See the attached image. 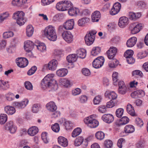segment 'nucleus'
Wrapping results in <instances>:
<instances>
[{
  "instance_id": "nucleus-1",
  "label": "nucleus",
  "mask_w": 148,
  "mask_h": 148,
  "mask_svg": "<svg viewBox=\"0 0 148 148\" xmlns=\"http://www.w3.org/2000/svg\"><path fill=\"white\" fill-rule=\"evenodd\" d=\"M54 74L50 73L47 75V89H50L49 91L57 90L58 87V85L56 81L54 79Z\"/></svg>"
},
{
  "instance_id": "nucleus-2",
  "label": "nucleus",
  "mask_w": 148,
  "mask_h": 148,
  "mask_svg": "<svg viewBox=\"0 0 148 148\" xmlns=\"http://www.w3.org/2000/svg\"><path fill=\"white\" fill-rule=\"evenodd\" d=\"M24 15L25 14L22 11H18L14 13L13 18L16 20V23L18 25L21 26L24 25L26 21L24 17Z\"/></svg>"
},
{
  "instance_id": "nucleus-3",
  "label": "nucleus",
  "mask_w": 148,
  "mask_h": 148,
  "mask_svg": "<svg viewBox=\"0 0 148 148\" xmlns=\"http://www.w3.org/2000/svg\"><path fill=\"white\" fill-rule=\"evenodd\" d=\"M143 24L137 22L130 24L129 25V29L132 34H135L139 32L142 29Z\"/></svg>"
},
{
  "instance_id": "nucleus-4",
  "label": "nucleus",
  "mask_w": 148,
  "mask_h": 148,
  "mask_svg": "<svg viewBox=\"0 0 148 148\" xmlns=\"http://www.w3.org/2000/svg\"><path fill=\"white\" fill-rule=\"evenodd\" d=\"M47 30V37L51 41H55L57 39V36L54 27L51 25L48 26Z\"/></svg>"
},
{
  "instance_id": "nucleus-5",
  "label": "nucleus",
  "mask_w": 148,
  "mask_h": 148,
  "mask_svg": "<svg viewBox=\"0 0 148 148\" xmlns=\"http://www.w3.org/2000/svg\"><path fill=\"white\" fill-rule=\"evenodd\" d=\"M84 123L91 128H95L99 125L98 121L93 118L92 116L86 118L84 120Z\"/></svg>"
},
{
  "instance_id": "nucleus-6",
  "label": "nucleus",
  "mask_w": 148,
  "mask_h": 148,
  "mask_svg": "<svg viewBox=\"0 0 148 148\" xmlns=\"http://www.w3.org/2000/svg\"><path fill=\"white\" fill-rule=\"evenodd\" d=\"M97 32L95 30H92L86 34L85 36V40L86 44L88 45L92 44L95 39V35Z\"/></svg>"
},
{
  "instance_id": "nucleus-7",
  "label": "nucleus",
  "mask_w": 148,
  "mask_h": 148,
  "mask_svg": "<svg viewBox=\"0 0 148 148\" xmlns=\"http://www.w3.org/2000/svg\"><path fill=\"white\" fill-rule=\"evenodd\" d=\"M104 58L102 56H100L96 58L93 62L92 65L96 69L101 67L103 64L104 62Z\"/></svg>"
},
{
  "instance_id": "nucleus-8",
  "label": "nucleus",
  "mask_w": 148,
  "mask_h": 148,
  "mask_svg": "<svg viewBox=\"0 0 148 148\" xmlns=\"http://www.w3.org/2000/svg\"><path fill=\"white\" fill-rule=\"evenodd\" d=\"M17 65L21 68H24L28 64V61L25 58L19 57L17 58L16 60Z\"/></svg>"
},
{
  "instance_id": "nucleus-9",
  "label": "nucleus",
  "mask_w": 148,
  "mask_h": 148,
  "mask_svg": "<svg viewBox=\"0 0 148 148\" xmlns=\"http://www.w3.org/2000/svg\"><path fill=\"white\" fill-rule=\"evenodd\" d=\"M129 21L128 18L127 17L121 16L119 19L118 24L120 28H124L128 25Z\"/></svg>"
},
{
  "instance_id": "nucleus-10",
  "label": "nucleus",
  "mask_w": 148,
  "mask_h": 148,
  "mask_svg": "<svg viewBox=\"0 0 148 148\" xmlns=\"http://www.w3.org/2000/svg\"><path fill=\"white\" fill-rule=\"evenodd\" d=\"M63 39L67 42L70 43L73 40V36L70 32L64 31L62 34Z\"/></svg>"
},
{
  "instance_id": "nucleus-11",
  "label": "nucleus",
  "mask_w": 148,
  "mask_h": 148,
  "mask_svg": "<svg viewBox=\"0 0 148 148\" xmlns=\"http://www.w3.org/2000/svg\"><path fill=\"white\" fill-rule=\"evenodd\" d=\"M5 129L10 131L11 133H14L16 130L17 128L13 124V122L10 121L7 123L5 126Z\"/></svg>"
},
{
  "instance_id": "nucleus-12",
  "label": "nucleus",
  "mask_w": 148,
  "mask_h": 148,
  "mask_svg": "<svg viewBox=\"0 0 148 148\" xmlns=\"http://www.w3.org/2000/svg\"><path fill=\"white\" fill-rule=\"evenodd\" d=\"M121 6V5L118 2L115 3L111 10L110 11V14L114 15L117 14L120 10Z\"/></svg>"
},
{
  "instance_id": "nucleus-13",
  "label": "nucleus",
  "mask_w": 148,
  "mask_h": 148,
  "mask_svg": "<svg viewBox=\"0 0 148 148\" xmlns=\"http://www.w3.org/2000/svg\"><path fill=\"white\" fill-rule=\"evenodd\" d=\"M28 102L29 101L28 99H25L21 102H14L13 103V105L16 108L21 109L25 107L28 103Z\"/></svg>"
},
{
  "instance_id": "nucleus-14",
  "label": "nucleus",
  "mask_w": 148,
  "mask_h": 148,
  "mask_svg": "<svg viewBox=\"0 0 148 148\" xmlns=\"http://www.w3.org/2000/svg\"><path fill=\"white\" fill-rule=\"evenodd\" d=\"M102 119L103 121L108 123H111L114 120L113 115L110 114H104L102 116Z\"/></svg>"
},
{
  "instance_id": "nucleus-15",
  "label": "nucleus",
  "mask_w": 148,
  "mask_h": 148,
  "mask_svg": "<svg viewBox=\"0 0 148 148\" xmlns=\"http://www.w3.org/2000/svg\"><path fill=\"white\" fill-rule=\"evenodd\" d=\"M58 62L57 60L53 59L50 61L48 64V69L51 71L55 70L58 66Z\"/></svg>"
},
{
  "instance_id": "nucleus-16",
  "label": "nucleus",
  "mask_w": 148,
  "mask_h": 148,
  "mask_svg": "<svg viewBox=\"0 0 148 148\" xmlns=\"http://www.w3.org/2000/svg\"><path fill=\"white\" fill-rule=\"evenodd\" d=\"M35 44L31 41L28 40L24 43L25 49L28 52H30L33 49Z\"/></svg>"
},
{
  "instance_id": "nucleus-17",
  "label": "nucleus",
  "mask_w": 148,
  "mask_h": 148,
  "mask_svg": "<svg viewBox=\"0 0 148 148\" xmlns=\"http://www.w3.org/2000/svg\"><path fill=\"white\" fill-rule=\"evenodd\" d=\"M74 25V21L73 19L68 20L65 22L63 25L64 28L66 29L71 30Z\"/></svg>"
},
{
  "instance_id": "nucleus-18",
  "label": "nucleus",
  "mask_w": 148,
  "mask_h": 148,
  "mask_svg": "<svg viewBox=\"0 0 148 148\" xmlns=\"http://www.w3.org/2000/svg\"><path fill=\"white\" fill-rule=\"evenodd\" d=\"M105 95L106 97L113 100L116 99L117 97V94L113 91H107L105 93Z\"/></svg>"
},
{
  "instance_id": "nucleus-19",
  "label": "nucleus",
  "mask_w": 148,
  "mask_h": 148,
  "mask_svg": "<svg viewBox=\"0 0 148 148\" xmlns=\"http://www.w3.org/2000/svg\"><path fill=\"white\" fill-rule=\"evenodd\" d=\"M27 2V0H13L12 1V4L14 6L22 7Z\"/></svg>"
},
{
  "instance_id": "nucleus-20",
  "label": "nucleus",
  "mask_w": 148,
  "mask_h": 148,
  "mask_svg": "<svg viewBox=\"0 0 148 148\" xmlns=\"http://www.w3.org/2000/svg\"><path fill=\"white\" fill-rule=\"evenodd\" d=\"M68 12L71 16H76L79 13V10L77 8L71 7L69 9Z\"/></svg>"
},
{
  "instance_id": "nucleus-21",
  "label": "nucleus",
  "mask_w": 148,
  "mask_h": 148,
  "mask_svg": "<svg viewBox=\"0 0 148 148\" xmlns=\"http://www.w3.org/2000/svg\"><path fill=\"white\" fill-rule=\"evenodd\" d=\"M35 45L36 46L37 49L40 51L43 52L46 51V47L44 43L40 42L38 40H36Z\"/></svg>"
},
{
  "instance_id": "nucleus-22",
  "label": "nucleus",
  "mask_w": 148,
  "mask_h": 148,
  "mask_svg": "<svg viewBox=\"0 0 148 148\" xmlns=\"http://www.w3.org/2000/svg\"><path fill=\"white\" fill-rule=\"evenodd\" d=\"M58 140L59 144L63 147H66L68 145L67 139L63 136H59L58 138Z\"/></svg>"
},
{
  "instance_id": "nucleus-23",
  "label": "nucleus",
  "mask_w": 148,
  "mask_h": 148,
  "mask_svg": "<svg viewBox=\"0 0 148 148\" xmlns=\"http://www.w3.org/2000/svg\"><path fill=\"white\" fill-rule=\"evenodd\" d=\"M137 40V38L135 37L131 38L127 42L126 44L127 47H132L136 44Z\"/></svg>"
},
{
  "instance_id": "nucleus-24",
  "label": "nucleus",
  "mask_w": 148,
  "mask_h": 148,
  "mask_svg": "<svg viewBox=\"0 0 148 148\" xmlns=\"http://www.w3.org/2000/svg\"><path fill=\"white\" fill-rule=\"evenodd\" d=\"M38 132V129L36 126H32L28 130L27 132L29 135L33 136L36 134Z\"/></svg>"
},
{
  "instance_id": "nucleus-25",
  "label": "nucleus",
  "mask_w": 148,
  "mask_h": 148,
  "mask_svg": "<svg viewBox=\"0 0 148 148\" xmlns=\"http://www.w3.org/2000/svg\"><path fill=\"white\" fill-rule=\"evenodd\" d=\"M141 14L140 12L135 13L133 12H130L129 16V18L131 20L135 21L141 16Z\"/></svg>"
},
{
  "instance_id": "nucleus-26",
  "label": "nucleus",
  "mask_w": 148,
  "mask_h": 148,
  "mask_svg": "<svg viewBox=\"0 0 148 148\" xmlns=\"http://www.w3.org/2000/svg\"><path fill=\"white\" fill-rule=\"evenodd\" d=\"M47 109L51 112L55 111L57 109V107L53 101H50L47 104Z\"/></svg>"
},
{
  "instance_id": "nucleus-27",
  "label": "nucleus",
  "mask_w": 148,
  "mask_h": 148,
  "mask_svg": "<svg viewBox=\"0 0 148 148\" xmlns=\"http://www.w3.org/2000/svg\"><path fill=\"white\" fill-rule=\"evenodd\" d=\"M100 13L98 11H95L92 15V20L93 22H97L100 17Z\"/></svg>"
},
{
  "instance_id": "nucleus-28",
  "label": "nucleus",
  "mask_w": 148,
  "mask_h": 148,
  "mask_svg": "<svg viewBox=\"0 0 148 148\" xmlns=\"http://www.w3.org/2000/svg\"><path fill=\"white\" fill-rule=\"evenodd\" d=\"M101 51V48L99 47H94L92 48L91 51V55L93 56H96L100 53Z\"/></svg>"
},
{
  "instance_id": "nucleus-29",
  "label": "nucleus",
  "mask_w": 148,
  "mask_h": 148,
  "mask_svg": "<svg viewBox=\"0 0 148 148\" xmlns=\"http://www.w3.org/2000/svg\"><path fill=\"white\" fill-rule=\"evenodd\" d=\"M5 112L8 114L12 115L14 114L16 111L15 108L11 106H7L4 108Z\"/></svg>"
},
{
  "instance_id": "nucleus-30",
  "label": "nucleus",
  "mask_w": 148,
  "mask_h": 148,
  "mask_svg": "<svg viewBox=\"0 0 148 148\" xmlns=\"http://www.w3.org/2000/svg\"><path fill=\"white\" fill-rule=\"evenodd\" d=\"M76 55L80 58H84L86 56V51L84 49H78L77 51Z\"/></svg>"
},
{
  "instance_id": "nucleus-31",
  "label": "nucleus",
  "mask_w": 148,
  "mask_h": 148,
  "mask_svg": "<svg viewBox=\"0 0 148 148\" xmlns=\"http://www.w3.org/2000/svg\"><path fill=\"white\" fill-rule=\"evenodd\" d=\"M68 71L66 69L63 68L58 70L56 71L57 75L59 77H64L67 74Z\"/></svg>"
},
{
  "instance_id": "nucleus-32",
  "label": "nucleus",
  "mask_w": 148,
  "mask_h": 148,
  "mask_svg": "<svg viewBox=\"0 0 148 148\" xmlns=\"http://www.w3.org/2000/svg\"><path fill=\"white\" fill-rule=\"evenodd\" d=\"M63 7H64V11L69 9L71 8L73 5V3L69 1L65 0L62 1Z\"/></svg>"
},
{
  "instance_id": "nucleus-33",
  "label": "nucleus",
  "mask_w": 148,
  "mask_h": 148,
  "mask_svg": "<svg viewBox=\"0 0 148 148\" xmlns=\"http://www.w3.org/2000/svg\"><path fill=\"white\" fill-rule=\"evenodd\" d=\"M127 112L131 115L134 116L135 115V112L134 107L130 104H128L126 107Z\"/></svg>"
},
{
  "instance_id": "nucleus-34",
  "label": "nucleus",
  "mask_w": 148,
  "mask_h": 148,
  "mask_svg": "<svg viewBox=\"0 0 148 148\" xmlns=\"http://www.w3.org/2000/svg\"><path fill=\"white\" fill-rule=\"evenodd\" d=\"M135 130L134 127L132 125H127L124 127V132L126 133H131L133 132Z\"/></svg>"
},
{
  "instance_id": "nucleus-35",
  "label": "nucleus",
  "mask_w": 148,
  "mask_h": 148,
  "mask_svg": "<svg viewBox=\"0 0 148 148\" xmlns=\"http://www.w3.org/2000/svg\"><path fill=\"white\" fill-rule=\"evenodd\" d=\"M9 87V85L8 82L0 80V90H6Z\"/></svg>"
},
{
  "instance_id": "nucleus-36",
  "label": "nucleus",
  "mask_w": 148,
  "mask_h": 148,
  "mask_svg": "<svg viewBox=\"0 0 148 148\" xmlns=\"http://www.w3.org/2000/svg\"><path fill=\"white\" fill-rule=\"evenodd\" d=\"M66 59L69 62L73 63L75 62L77 60L76 54H74L70 55L67 57Z\"/></svg>"
},
{
  "instance_id": "nucleus-37",
  "label": "nucleus",
  "mask_w": 148,
  "mask_h": 148,
  "mask_svg": "<svg viewBox=\"0 0 148 148\" xmlns=\"http://www.w3.org/2000/svg\"><path fill=\"white\" fill-rule=\"evenodd\" d=\"M34 28L32 25H29L27 26L26 29V34L28 37H30L33 35L34 32Z\"/></svg>"
},
{
  "instance_id": "nucleus-38",
  "label": "nucleus",
  "mask_w": 148,
  "mask_h": 148,
  "mask_svg": "<svg viewBox=\"0 0 148 148\" xmlns=\"http://www.w3.org/2000/svg\"><path fill=\"white\" fill-rule=\"evenodd\" d=\"M109 62L108 65L109 67L114 68L117 66L119 64V62L116 59H112Z\"/></svg>"
},
{
  "instance_id": "nucleus-39",
  "label": "nucleus",
  "mask_w": 148,
  "mask_h": 148,
  "mask_svg": "<svg viewBox=\"0 0 148 148\" xmlns=\"http://www.w3.org/2000/svg\"><path fill=\"white\" fill-rule=\"evenodd\" d=\"M88 19L87 18H83L79 19L77 22V24L79 26H83L87 23Z\"/></svg>"
},
{
  "instance_id": "nucleus-40",
  "label": "nucleus",
  "mask_w": 148,
  "mask_h": 148,
  "mask_svg": "<svg viewBox=\"0 0 148 148\" xmlns=\"http://www.w3.org/2000/svg\"><path fill=\"white\" fill-rule=\"evenodd\" d=\"M82 130L80 128H77L73 131L72 134V136L73 137H75L80 134Z\"/></svg>"
},
{
  "instance_id": "nucleus-41",
  "label": "nucleus",
  "mask_w": 148,
  "mask_h": 148,
  "mask_svg": "<svg viewBox=\"0 0 148 148\" xmlns=\"http://www.w3.org/2000/svg\"><path fill=\"white\" fill-rule=\"evenodd\" d=\"M95 136L97 139L101 140L104 138L105 134L102 131H98L96 133Z\"/></svg>"
},
{
  "instance_id": "nucleus-42",
  "label": "nucleus",
  "mask_w": 148,
  "mask_h": 148,
  "mask_svg": "<svg viewBox=\"0 0 148 148\" xmlns=\"http://www.w3.org/2000/svg\"><path fill=\"white\" fill-rule=\"evenodd\" d=\"M102 99L101 96L100 95H98L95 97L93 100V102L94 105L99 104L101 102Z\"/></svg>"
},
{
  "instance_id": "nucleus-43",
  "label": "nucleus",
  "mask_w": 148,
  "mask_h": 148,
  "mask_svg": "<svg viewBox=\"0 0 148 148\" xmlns=\"http://www.w3.org/2000/svg\"><path fill=\"white\" fill-rule=\"evenodd\" d=\"M129 119L127 116H123L121 119L119 125H120L126 124L129 122Z\"/></svg>"
},
{
  "instance_id": "nucleus-44",
  "label": "nucleus",
  "mask_w": 148,
  "mask_h": 148,
  "mask_svg": "<svg viewBox=\"0 0 148 148\" xmlns=\"http://www.w3.org/2000/svg\"><path fill=\"white\" fill-rule=\"evenodd\" d=\"M7 120V116L5 114H1L0 115V123L1 124L5 123Z\"/></svg>"
},
{
  "instance_id": "nucleus-45",
  "label": "nucleus",
  "mask_w": 148,
  "mask_h": 148,
  "mask_svg": "<svg viewBox=\"0 0 148 148\" xmlns=\"http://www.w3.org/2000/svg\"><path fill=\"white\" fill-rule=\"evenodd\" d=\"M40 107V106L39 104H34L32 107V111L34 113H37L39 111Z\"/></svg>"
},
{
  "instance_id": "nucleus-46",
  "label": "nucleus",
  "mask_w": 148,
  "mask_h": 148,
  "mask_svg": "<svg viewBox=\"0 0 148 148\" xmlns=\"http://www.w3.org/2000/svg\"><path fill=\"white\" fill-rule=\"evenodd\" d=\"M83 141V138L82 137H77L75 141V144L76 146L80 145L82 143Z\"/></svg>"
},
{
  "instance_id": "nucleus-47",
  "label": "nucleus",
  "mask_w": 148,
  "mask_h": 148,
  "mask_svg": "<svg viewBox=\"0 0 148 148\" xmlns=\"http://www.w3.org/2000/svg\"><path fill=\"white\" fill-rule=\"evenodd\" d=\"M64 125L67 130H70L72 128L73 124L71 122L69 121H66L65 122V123L64 124Z\"/></svg>"
},
{
  "instance_id": "nucleus-48",
  "label": "nucleus",
  "mask_w": 148,
  "mask_h": 148,
  "mask_svg": "<svg viewBox=\"0 0 148 148\" xmlns=\"http://www.w3.org/2000/svg\"><path fill=\"white\" fill-rule=\"evenodd\" d=\"M51 129L54 132L58 133L60 130V127L59 124L58 123H55L51 126Z\"/></svg>"
},
{
  "instance_id": "nucleus-49",
  "label": "nucleus",
  "mask_w": 148,
  "mask_h": 148,
  "mask_svg": "<svg viewBox=\"0 0 148 148\" xmlns=\"http://www.w3.org/2000/svg\"><path fill=\"white\" fill-rule=\"evenodd\" d=\"M118 73L116 72L113 73L112 77L113 81V84L114 85H116L117 84V82L118 80Z\"/></svg>"
},
{
  "instance_id": "nucleus-50",
  "label": "nucleus",
  "mask_w": 148,
  "mask_h": 148,
  "mask_svg": "<svg viewBox=\"0 0 148 148\" xmlns=\"http://www.w3.org/2000/svg\"><path fill=\"white\" fill-rule=\"evenodd\" d=\"M41 88L45 90L46 89V76L41 80L40 83Z\"/></svg>"
},
{
  "instance_id": "nucleus-51",
  "label": "nucleus",
  "mask_w": 148,
  "mask_h": 148,
  "mask_svg": "<svg viewBox=\"0 0 148 148\" xmlns=\"http://www.w3.org/2000/svg\"><path fill=\"white\" fill-rule=\"evenodd\" d=\"M132 74L133 76L135 77L138 75L140 77H142L143 76V74L142 71L138 70H135L133 71Z\"/></svg>"
},
{
  "instance_id": "nucleus-52",
  "label": "nucleus",
  "mask_w": 148,
  "mask_h": 148,
  "mask_svg": "<svg viewBox=\"0 0 148 148\" xmlns=\"http://www.w3.org/2000/svg\"><path fill=\"white\" fill-rule=\"evenodd\" d=\"M124 110L121 108L117 109L116 112V116L119 118L121 117L123 114Z\"/></svg>"
},
{
  "instance_id": "nucleus-53",
  "label": "nucleus",
  "mask_w": 148,
  "mask_h": 148,
  "mask_svg": "<svg viewBox=\"0 0 148 148\" xmlns=\"http://www.w3.org/2000/svg\"><path fill=\"white\" fill-rule=\"evenodd\" d=\"M14 35L13 33L11 31L5 32L3 33V37L4 38H7L12 37Z\"/></svg>"
},
{
  "instance_id": "nucleus-54",
  "label": "nucleus",
  "mask_w": 148,
  "mask_h": 148,
  "mask_svg": "<svg viewBox=\"0 0 148 148\" xmlns=\"http://www.w3.org/2000/svg\"><path fill=\"white\" fill-rule=\"evenodd\" d=\"M147 55V53L145 51H142L138 53L137 56L138 58L142 59L146 57Z\"/></svg>"
},
{
  "instance_id": "nucleus-55",
  "label": "nucleus",
  "mask_w": 148,
  "mask_h": 148,
  "mask_svg": "<svg viewBox=\"0 0 148 148\" xmlns=\"http://www.w3.org/2000/svg\"><path fill=\"white\" fill-rule=\"evenodd\" d=\"M63 1H61L58 2L56 5V8L57 9L61 11H64V7L63 5Z\"/></svg>"
},
{
  "instance_id": "nucleus-56",
  "label": "nucleus",
  "mask_w": 148,
  "mask_h": 148,
  "mask_svg": "<svg viewBox=\"0 0 148 148\" xmlns=\"http://www.w3.org/2000/svg\"><path fill=\"white\" fill-rule=\"evenodd\" d=\"M37 68L36 66H33L28 71L27 74L29 75L34 74L36 71Z\"/></svg>"
},
{
  "instance_id": "nucleus-57",
  "label": "nucleus",
  "mask_w": 148,
  "mask_h": 148,
  "mask_svg": "<svg viewBox=\"0 0 148 148\" xmlns=\"http://www.w3.org/2000/svg\"><path fill=\"white\" fill-rule=\"evenodd\" d=\"M88 100L87 97L85 95L80 96L79 98V101L81 103H84L86 102Z\"/></svg>"
},
{
  "instance_id": "nucleus-58",
  "label": "nucleus",
  "mask_w": 148,
  "mask_h": 148,
  "mask_svg": "<svg viewBox=\"0 0 148 148\" xmlns=\"http://www.w3.org/2000/svg\"><path fill=\"white\" fill-rule=\"evenodd\" d=\"M133 54V51L131 50H127L124 53V56L126 58L132 57Z\"/></svg>"
},
{
  "instance_id": "nucleus-59",
  "label": "nucleus",
  "mask_w": 148,
  "mask_h": 148,
  "mask_svg": "<svg viewBox=\"0 0 148 148\" xmlns=\"http://www.w3.org/2000/svg\"><path fill=\"white\" fill-rule=\"evenodd\" d=\"M25 88L27 90H32L33 89V86L30 82L27 81L25 82Z\"/></svg>"
},
{
  "instance_id": "nucleus-60",
  "label": "nucleus",
  "mask_w": 148,
  "mask_h": 148,
  "mask_svg": "<svg viewBox=\"0 0 148 148\" xmlns=\"http://www.w3.org/2000/svg\"><path fill=\"white\" fill-rule=\"evenodd\" d=\"M137 4L138 6L142 9L145 8L147 7L146 3L142 1H138Z\"/></svg>"
},
{
  "instance_id": "nucleus-61",
  "label": "nucleus",
  "mask_w": 148,
  "mask_h": 148,
  "mask_svg": "<svg viewBox=\"0 0 148 148\" xmlns=\"http://www.w3.org/2000/svg\"><path fill=\"white\" fill-rule=\"evenodd\" d=\"M105 146L107 148H110L112 145V142L110 140H106L104 142Z\"/></svg>"
},
{
  "instance_id": "nucleus-62",
  "label": "nucleus",
  "mask_w": 148,
  "mask_h": 148,
  "mask_svg": "<svg viewBox=\"0 0 148 148\" xmlns=\"http://www.w3.org/2000/svg\"><path fill=\"white\" fill-rule=\"evenodd\" d=\"M135 123L138 126L141 127L143 125L142 120L139 118H137L135 121Z\"/></svg>"
},
{
  "instance_id": "nucleus-63",
  "label": "nucleus",
  "mask_w": 148,
  "mask_h": 148,
  "mask_svg": "<svg viewBox=\"0 0 148 148\" xmlns=\"http://www.w3.org/2000/svg\"><path fill=\"white\" fill-rule=\"evenodd\" d=\"M6 96L7 100L9 101H12L14 98V95L13 93L10 92L6 95Z\"/></svg>"
},
{
  "instance_id": "nucleus-64",
  "label": "nucleus",
  "mask_w": 148,
  "mask_h": 148,
  "mask_svg": "<svg viewBox=\"0 0 148 148\" xmlns=\"http://www.w3.org/2000/svg\"><path fill=\"white\" fill-rule=\"evenodd\" d=\"M82 72L83 74L86 76H88L91 74L89 70L86 68H83L82 69Z\"/></svg>"
}]
</instances>
